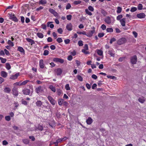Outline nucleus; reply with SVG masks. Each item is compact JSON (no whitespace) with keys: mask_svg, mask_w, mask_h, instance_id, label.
Here are the masks:
<instances>
[{"mask_svg":"<svg viewBox=\"0 0 146 146\" xmlns=\"http://www.w3.org/2000/svg\"><path fill=\"white\" fill-rule=\"evenodd\" d=\"M115 21L114 18L112 16H107L104 19V21L108 24L111 23L113 24Z\"/></svg>","mask_w":146,"mask_h":146,"instance_id":"obj_1","label":"nucleus"},{"mask_svg":"<svg viewBox=\"0 0 146 146\" xmlns=\"http://www.w3.org/2000/svg\"><path fill=\"white\" fill-rule=\"evenodd\" d=\"M9 19L11 20L14 22H17L18 21V19L16 17L15 14L13 13H8Z\"/></svg>","mask_w":146,"mask_h":146,"instance_id":"obj_2","label":"nucleus"},{"mask_svg":"<svg viewBox=\"0 0 146 146\" xmlns=\"http://www.w3.org/2000/svg\"><path fill=\"white\" fill-rule=\"evenodd\" d=\"M126 39L124 38H122L119 39L117 41V44L119 45H121L124 43L126 41Z\"/></svg>","mask_w":146,"mask_h":146,"instance_id":"obj_3","label":"nucleus"},{"mask_svg":"<svg viewBox=\"0 0 146 146\" xmlns=\"http://www.w3.org/2000/svg\"><path fill=\"white\" fill-rule=\"evenodd\" d=\"M55 72L56 74L58 76H60L62 72V70L60 68H58L56 69L55 70Z\"/></svg>","mask_w":146,"mask_h":146,"instance_id":"obj_4","label":"nucleus"},{"mask_svg":"<svg viewBox=\"0 0 146 146\" xmlns=\"http://www.w3.org/2000/svg\"><path fill=\"white\" fill-rule=\"evenodd\" d=\"M47 98L48 100L50 102V103L52 105H54L55 104L56 101L52 98L50 96H48Z\"/></svg>","mask_w":146,"mask_h":146,"instance_id":"obj_5","label":"nucleus"},{"mask_svg":"<svg viewBox=\"0 0 146 146\" xmlns=\"http://www.w3.org/2000/svg\"><path fill=\"white\" fill-rule=\"evenodd\" d=\"M137 60V57L135 55L132 57L131 59V62L133 64H134L136 63Z\"/></svg>","mask_w":146,"mask_h":146,"instance_id":"obj_6","label":"nucleus"},{"mask_svg":"<svg viewBox=\"0 0 146 146\" xmlns=\"http://www.w3.org/2000/svg\"><path fill=\"white\" fill-rule=\"evenodd\" d=\"M53 61L56 62H59L62 63L64 62V60L59 58H55L53 59Z\"/></svg>","mask_w":146,"mask_h":146,"instance_id":"obj_7","label":"nucleus"},{"mask_svg":"<svg viewBox=\"0 0 146 146\" xmlns=\"http://www.w3.org/2000/svg\"><path fill=\"white\" fill-rule=\"evenodd\" d=\"M67 29L69 31H71L72 30L73 26L71 23L68 24L66 27Z\"/></svg>","mask_w":146,"mask_h":146,"instance_id":"obj_8","label":"nucleus"},{"mask_svg":"<svg viewBox=\"0 0 146 146\" xmlns=\"http://www.w3.org/2000/svg\"><path fill=\"white\" fill-rule=\"evenodd\" d=\"M35 92L37 93L42 92L43 91V89L42 87L39 86L36 88L35 89Z\"/></svg>","mask_w":146,"mask_h":146,"instance_id":"obj_9","label":"nucleus"},{"mask_svg":"<svg viewBox=\"0 0 146 146\" xmlns=\"http://www.w3.org/2000/svg\"><path fill=\"white\" fill-rule=\"evenodd\" d=\"M146 15L144 13H141L137 15V17L139 19H143L145 17Z\"/></svg>","mask_w":146,"mask_h":146,"instance_id":"obj_10","label":"nucleus"},{"mask_svg":"<svg viewBox=\"0 0 146 146\" xmlns=\"http://www.w3.org/2000/svg\"><path fill=\"white\" fill-rule=\"evenodd\" d=\"M49 11L51 13L53 14L55 17H57L58 16V14L53 9L50 8L49 9Z\"/></svg>","mask_w":146,"mask_h":146,"instance_id":"obj_11","label":"nucleus"},{"mask_svg":"<svg viewBox=\"0 0 146 146\" xmlns=\"http://www.w3.org/2000/svg\"><path fill=\"white\" fill-rule=\"evenodd\" d=\"M95 31L94 30L90 31L87 34L86 33V35L88 37H91L93 36Z\"/></svg>","mask_w":146,"mask_h":146,"instance_id":"obj_12","label":"nucleus"},{"mask_svg":"<svg viewBox=\"0 0 146 146\" xmlns=\"http://www.w3.org/2000/svg\"><path fill=\"white\" fill-rule=\"evenodd\" d=\"M108 54L111 56L112 57L115 56V53L114 50L113 49L109 50L108 51Z\"/></svg>","mask_w":146,"mask_h":146,"instance_id":"obj_13","label":"nucleus"},{"mask_svg":"<svg viewBox=\"0 0 146 146\" xmlns=\"http://www.w3.org/2000/svg\"><path fill=\"white\" fill-rule=\"evenodd\" d=\"M19 75V73H17L14 75H12L10 77V79L12 80L16 79L17 78Z\"/></svg>","mask_w":146,"mask_h":146,"instance_id":"obj_14","label":"nucleus"},{"mask_svg":"<svg viewBox=\"0 0 146 146\" xmlns=\"http://www.w3.org/2000/svg\"><path fill=\"white\" fill-rule=\"evenodd\" d=\"M13 91V95L16 96H17L18 95V91L17 90V89H16L15 88H13L12 90Z\"/></svg>","mask_w":146,"mask_h":146,"instance_id":"obj_15","label":"nucleus"},{"mask_svg":"<svg viewBox=\"0 0 146 146\" xmlns=\"http://www.w3.org/2000/svg\"><path fill=\"white\" fill-rule=\"evenodd\" d=\"M125 19L123 18V19H121L119 21L121 24V25L123 27H124L125 25Z\"/></svg>","mask_w":146,"mask_h":146,"instance_id":"obj_16","label":"nucleus"},{"mask_svg":"<svg viewBox=\"0 0 146 146\" xmlns=\"http://www.w3.org/2000/svg\"><path fill=\"white\" fill-rule=\"evenodd\" d=\"M1 76L2 77L5 78L7 76V73L5 71H2L1 72Z\"/></svg>","mask_w":146,"mask_h":146,"instance_id":"obj_17","label":"nucleus"},{"mask_svg":"<svg viewBox=\"0 0 146 146\" xmlns=\"http://www.w3.org/2000/svg\"><path fill=\"white\" fill-rule=\"evenodd\" d=\"M17 50L19 51L21 53L23 54H25V51L23 47L21 46L18 47Z\"/></svg>","mask_w":146,"mask_h":146,"instance_id":"obj_18","label":"nucleus"},{"mask_svg":"<svg viewBox=\"0 0 146 146\" xmlns=\"http://www.w3.org/2000/svg\"><path fill=\"white\" fill-rule=\"evenodd\" d=\"M39 66L41 68H43L44 67V64L43 63V61L42 60H40L39 61Z\"/></svg>","mask_w":146,"mask_h":146,"instance_id":"obj_19","label":"nucleus"},{"mask_svg":"<svg viewBox=\"0 0 146 146\" xmlns=\"http://www.w3.org/2000/svg\"><path fill=\"white\" fill-rule=\"evenodd\" d=\"M97 54L100 56H103V51L101 50L97 49L96 50Z\"/></svg>","mask_w":146,"mask_h":146,"instance_id":"obj_20","label":"nucleus"},{"mask_svg":"<svg viewBox=\"0 0 146 146\" xmlns=\"http://www.w3.org/2000/svg\"><path fill=\"white\" fill-rule=\"evenodd\" d=\"M23 92L24 94L29 95L30 93V90L27 89H25L23 90Z\"/></svg>","mask_w":146,"mask_h":146,"instance_id":"obj_21","label":"nucleus"},{"mask_svg":"<svg viewBox=\"0 0 146 146\" xmlns=\"http://www.w3.org/2000/svg\"><path fill=\"white\" fill-rule=\"evenodd\" d=\"M26 40L27 41L31 43V45H32L35 44L34 41L31 38H26Z\"/></svg>","mask_w":146,"mask_h":146,"instance_id":"obj_22","label":"nucleus"},{"mask_svg":"<svg viewBox=\"0 0 146 146\" xmlns=\"http://www.w3.org/2000/svg\"><path fill=\"white\" fill-rule=\"evenodd\" d=\"M49 88L53 92H55L56 91V89L55 87L52 85H50Z\"/></svg>","mask_w":146,"mask_h":146,"instance_id":"obj_23","label":"nucleus"},{"mask_svg":"<svg viewBox=\"0 0 146 146\" xmlns=\"http://www.w3.org/2000/svg\"><path fill=\"white\" fill-rule=\"evenodd\" d=\"M86 122L88 124H90L92 122V119L90 117H89L86 120Z\"/></svg>","mask_w":146,"mask_h":146,"instance_id":"obj_24","label":"nucleus"},{"mask_svg":"<svg viewBox=\"0 0 146 146\" xmlns=\"http://www.w3.org/2000/svg\"><path fill=\"white\" fill-rule=\"evenodd\" d=\"M62 141V140L61 139H58L56 142H54V143L56 146H57L59 143L61 142Z\"/></svg>","mask_w":146,"mask_h":146,"instance_id":"obj_25","label":"nucleus"},{"mask_svg":"<svg viewBox=\"0 0 146 146\" xmlns=\"http://www.w3.org/2000/svg\"><path fill=\"white\" fill-rule=\"evenodd\" d=\"M36 35L38 37L40 38H42L44 37L43 35L40 33H38L36 34Z\"/></svg>","mask_w":146,"mask_h":146,"instance_id":"obj_26","label":"nucleus"},{"mask_svg":"<svg viewBox=\"0 0 146 146\" xmlns=\"http://www.w3.org/2000/svg\"><path fill=\"white\" fill-rule=\"evenodd\" d=\"M36 104L37 106L40 107L42 105V103L40 101L38 100L36 102Z\"/></svg>","mask_w":146,"mask_h":146,"instance_id":"obj_27","label":"nucleus"},{"mask_svg":"<svg viewBox=\"0 0 146 146\" xmlns=\"http://www.w3.org/2000/svg\"><path fill=\"white\" fill-rule=\"evenodd\" d=\"M106 32L107 33H111L113 32V30L111 28H108L106 29Z\"/></svg>","mask_w":146,"mask_h":146,"instance_id":"obj_28","label":"nucleus"},{"mask_svg":"<svg viewBox=\"0 0 146 146\" xmlns=\"http://www.w3.org/2000/svg\"><path fill=\"white\" fill-rule=\"evenodd\" d=\"M64 100L62 99H59L58 100V104L60 106H61L64 102Z\"/></svg>","mask_w":146,"mask_h":146,"instance_id":"obj_29","label":"nucleus"},{"mask_svg":"<svg viewBox=\"0 0 146 146\" xmlns=\"http://www.w3.org/2000/svg\"><path fill=\"white\" fill-rule=\"evenodd\" d=\"M85 11L86 13L89 15L91 16L92 15V13L88 9H85Z\"/></svg>","mask_w":146,"mask_h":146,"instance_id":"obj_30","label":"nucleus"},{"mask_svg":"<svg viewBox=\"0 0 146 146\" xmlns=\"http://www.w3.org/2000/svg\"><path fill=\"white\" fill-rule=\"evenodd\" d=\"M56 93L58 96H60L61 94H62V91L60 89H58Z\"/></svg>","mask_w":146,"mask_h":146,"instance_id":"obj_31","label":"nucleus"},{"mask_svg":"<svg viewBox=\"0 0 146 146\" xmlns=\"http://www.w3.org/2000/svg\"><path fill=\"white\" fill-rule=\"evenodd\" d=\"M5 67L7 70H9L11 68V66L9 63H6L5 64Z\"/></svg>","mask_w":146,"mask_h":146,"instance_id":"obj_32","label":"nucleus"},{"mask_svg":"<svg viewBox=\"0 0 146 146\" xmlns=\"http://www.w3.org/2000/svg\"><path fill=\"white\" fill-rule=\"evenodd\" d=\"M0 60L1 62L2 63H5L7 61V59L6 58H3L1 57H0Z\"/></svg>","mask_w":146,"mask_h":146,"instance_id":"obj_33","label":"nucleus"},{"mask_svg":"<svg viewBox=\"0 0 146 146\" xmlns=\"http://www.w3.org/2000/svg\"><path fill=\"white\" fill-rule=\"evenodd\" d=\"M46 3V0H41L39 1V3L40 4L43 5Z\"/></svg>","mask_w":146,"mask_h":146,"instance_id":"obj_34","label":"nucleus"},{"mask_svg":"<svg viewBox=\"0 0 146 146\" xmlns=\"http://www.w3.org/2000/svg\"><path fill=\"white\" fill-rule=\"evenodd\" d=\"M4 91L5 92L9 93L11 91V89L9 88L6 87L4 89Z\"/></svg>","mask_w":146,"mask_h":146,"instance_id":"obj_35","label":"nucleus"},{"mask_svg":"<svg viewBox=\"0 0 146 146\" xmlns=\"http://www.w3.org/2000/svg\"><path fill=\"white\" fill-rule=\"evenodd\" d=\"M65 88L67 90H70V87L69 84H66L65 86Z\"/></svg>","mask_w":146,"mask_h":146,"instance_id":"obj_36","label":"nucleus"},{"mask_svg":"<svg viewBox=\"0 0 146 146\" xmlns=\"http://www.w3.org/2000/svg\"><path fill=\"white\" fill-rule=\"evenodd\" d=\"M138 9L139 10H141L143 9V5L141 3H139L137 6Z\"/></svg>","mask_w":146,"mask_h":146,"instance_id":"obj_37","label":"nucleus"},{"mask_svg":"<svg viewBox=\"0 0 146 146\" xmlns=\"http://www.w3.org/2000/svg\"><path fill=\"white\" fill-rule=\"evenodd\" d=\"M23 142L26 144H28L29 143V140L27 139H23Z\"/></svg>","mask_w":146,"mask_h":146,"instance_id":"obj_38","label":"nucleus"},{"mask_svg":"<svg viewBox=\"0 0 146 146\" xmlns=\"http://www.w3.org/2000/svg\"><path fill=\"white\" fill-rule=\"evenodd\" d=\"M122 11V8L120 7H117V13H120L121 11Z\"/></svg>","mask_w":146,"mask_h":146,"instance_id":"obj_39","label":"nucleus"},{"mask_svg":"<svg viewBox=\"0 0 146 146\" xmlns=\"http://www.w3.org/2000/svg\"><path fill=\"white\" fill-rule=\"evenodd\" d=\"M8 44L9 45V46H11V47L13 46L14 45L13 42L10 40H8Z\"/></svg>","mask_w":146,"mask_h":146,"instance_id":"obj_40","label":"nucleus"},{"mask_svg":"<svg viewBox=\"0 0 146 146\" xmlns=\"http://www.w3.org/2000/svg\"><path fill=\"white\" fill-rule=\"evenodd\" d=\"M77 33L80 35L82 34L86 35V32L85 31H78L77 32Z\"/></svg>","mask_w":146,"mask_h":146,"instance_id":"obj_41","label":"nucleus"},{"mask_svg":"<svg viewBox=\"0 0 146 146\" xmlns=\"http://www.w3.org/2000/svg\"><path fill=\"white\" fill-rule=\"evenodd\" d=\"M88 9L90 11L93 12L94 11V8L92 6H89L88 7Z\"/></svg>","mask_w":146,"mask_h":146,"instance_id":"obj_42","label":"nucleus"},{"mask_svg":"<svg viewBox=\"0 0 146 146\" xmlns=\"http://www.w3.org/2000/svg\"><path fill=\"white\" fill-rule=\"evenodd\" d=\"M123 17V15H120L117 16L116 18L117 20L120 21L122 18Z\"/></svg>","mask_w":146,"mask_h":146,"instance_id":"obj_43","label":"nucleus"},{"mask_svg":"<svg viewBox=\"0 0 146 146\" xmlns=\"http://www.w3.org/2000/svg\"><path fill=\"white\" fill-rule=\"evenodd\" d=\"M77 78L80 81H83V78L82 77L79 75H77Z\"/></svg>","mask_w":146,"mask_h":146,"instance_id":"obj_44","label":"nucleus"},{"mask_svg":"<svg viewBox=\"0 0 146 146\" xmlns=\"http://www.w3.org/2000/svg\"><path fill=\"white\" fill-rule=\"evenodd\" d=\"M101 13L104 16H106L107 15V13L104 10L101 11Z\"/></svg>","mask_w":146,"mask_h":146,"instance_id":"obj_45","label":"nucleus"},{"mask_svg":"<svg viewBox=\"0 0 146 146\" xmlns=\"http://www.w3.org/2000/svg\"><path fill=\"white\" fill-rule=\"evenodd\" d=\"M78 44L80 46H83V41L81 40H79L78 42Z\"/></svg>","mask_w":146,"mask_h":146,"instance_id":"obj_46","label":"nucleus"},{"mask_svg":"<svg viewBox=\"0 0 146 146\" xmlns=\"http://www.w3.org/2000/svg\"><path fill=\"white\" fill-rule=\"evenodd\" d=\"M37 128L39 130L42 131L43 129V127L42 126L40 125H38Z\"/></svg>","mask_w":146,"mask_h":146,"instance_id":"obj_47","label":"nucleus"},{"mask_svg":"<svg viewBox=\"0 0 146 146\" xmlns=\"http://www.w3.org/2000/svg\"><path fill=\"white\" fill-rule=\"evenodd\" d=\"M56 41L58 43H60L63 42V40L61 38H58L57 39Z\"/></svg>","mask_w":146,"mask_h":146,"instance_id":"obj_48","label":"nucleus"},{"mask_svg":"<svg viewBox=\"0 0 146 146\" xmlns=\"http://www.w3.org/2000/svg\"><path fill=\"white\" fill-rule=\"evenodd\" d=\"M101 28L103 30H104L106 29V27L104 24L102 25L101 26Z\"/></svg>","mask_w":146,"mask_h":146,"instance_id":"obj_49","label":"nucleus"},{"mask_svg":"<svg viewBox=\"0 0 146 146\" xmlns=\"http://www.w3.org/2000/svg\"><path fill=\"white\" fill-rule=\"evenodd\" d=\"M29 82V80H26L25 81H24L22 82H21V84L22 85H25V84H26L27 82Z\"/></svg>","mask_w":146,"mask_h":146,"instance_id":"obj_50","label":"nucleus"},{"mask_svg":"<svg viewBox=\"0 0 146 146\" xmlns=\"http://www.w3.org/2000/svg\"><path fill=\"white\" fill-rule=\"evenodd\" d=\"M82 52L84 53L85 54H87L89 53V51H87L85 49H82Z\"/></svg>","mask_w":146,"mask_h":146,"instance_id":"obj_51","label":"nucleus"},{"mask_svg":"<svg viewBox=\"0 0 146 146\" xmlns=\"http://www.w3.org/2000/svg\"><path fill=\"white\" fill-rule=\"evenodd\" d=\"M104 33H98V36L100 38H101L103 37L104 35Z\"/></svg>","mask_w":146,"mask_h":146,"instance_id":"obj_52","label":"nucleus"},{"mask_svg":"<svg viewBox=\"0 0 146 146\" xmlns=\"http://www.w3.org/2000/svg\"><path fill=\"white\" fill-rule=\"evenodd\" d=\"M57 31L60 34H61L63 32V30L62 28H60L58 29Z\"/></svg>","mask_w":146,"mask_h":146,"instance_id":"obj_53","label":"nucleus"},{"mask_svg":"<svg viewBox=\"0 0 146 146\" xmlns=\"http://www.w3.org/2000/svg\"><path fill=\"white\" fill-rule=\"evenodd\" d=\"M71 7V5L69 3H68L66 7V10H68Z\"/></svg>","mask_w":146,"mask_h":146,"instance_id":"obj_54","label":"nucleus"},{"mask_svg":"<svg viewBox=\"0 0 146 146\" xmlns=\"http://www.w3.org/2000/svg\"><path fill=\"white\" fill-rule=\"evenodd\" d=\"M66 18L68 20L70 21L72 19V15H69L66 16Z\"/></svg>","mask_w":146,"mask_h":146,"instance_id":"obj_55","label":"nucleus"},{"mask_svg":"<svg viewBox=\"0 0 146 146\" xmlns=\"http://www.w3.org/2000/svg\"><path fill=\"white\" fill-rule=\"evenodd\" d=\"M70 41V40L69 39H67L64 40V42L66 44H68Z\"/></svg>","mask_w":146,"mask_h":146,"instance_id":"obj_56","label":"nucleus"},{"mask_svg":"<svg viewBox=\"0 0 146 146\" xmlns=\"http://www.w3.org/2000/svg\"><path fill=\"white\" fill-rule=\"evenodd\" d=\"M81 3L80 1H75L74 2V4L75 5H77L80 4Z\"/></svg>","mask_w":146,"mask_h":146,"instance_id":"obj_57","label":"nucleus"},{"mask_svg":"<svg viewBox=\"0 0 146 146\" xmlns=\"http://www.w3.org/2000/svg\"><path fill=\"white\" fill-rule=\"evenodd\" d=\"M49 54V51L47 50H44L43 53V55L44 56H46L48 55Z\"/></svg>","mask_w":146,"mask_h":146,"instance_id":"obj_58","label":"nucleus"},{"mask_svg":"<svg viewBox=\"0 0 146 146\" xmlns=\"http://www.w3.org/2000/svg\"><path fill=\"white\" fill-rule=\"evenodd\" d=\"M70 54L71 55L73 56H74L76 54V52L75 50H74L70 52Z\"/></svg>","mask_w":146,"mask_h":146,"instance_id":"obj_59","label":"nucleus"},{"mask_svg":"<svg viewBox=\"0 0 146 146\" xmlns=\"http://www.w3.org/2000/svg\"><path fill=\"white\" fill-rule=\"evenodd\" d=\"M4 51L5 52V53L6 55L9 56L10 55V53L9 51H8L6 49H4Z\"/></svg>","mask_w":146,"mask_h":146,"instance_id":"obj_60","label":"nucleus"},{"mask_svg":"<svg viewBox=\"0 0 146 146\" xmlns=\"http://www.w3.org/2000/svg\"><path fill=\"white\" fill-rule=\"evenodd\" d=\"M5 120L8 121H9L11 120V117L9 116H7L5 117Z\"/></svg>","mask_w":146,"mask_h":146,"instance_id":"obj_61","label":"nucleus"},{"mask_svg":"<svg viewBox=\"0 0 146 146\" xmlns=\"http://www.w3.org/2000/svg\"><path fill=\"white\" fill-rule=\"evenodd\" d=\"M14 84L17 86H20L22 85L21 84V82L20 81L18 82H17L14 83Z\"/></svg>","mask_w":146,"mask_h":146,"instance_id":"obj_62","label":"nucleus"},{"mask_svg":"<svg viewBox=\"0 0 146 146\" xmlns=\"http://www.w3.org/2000/svg\"><path fill=\"white\" fill-rule=\"evenodd\" d=\"M137 10V8L135 7H133L131 8L130 11L132 12H134Z\"/></svg>","mask_w":146,"mask_h":146,"instance_id":"obj_63","label":"nucleus"},{"mask_svg":"<svg viewBox=\"0 0 146 146\" xmlns=\"http://www.w3.org/2000/svg\"><path fill=\"white\" fill-rule=\"evenodd\" d=\"M116 40L115 38H112L110 40V43L111 44L113 43V42H114Z\"/></svg>","mask_w":146,"mask_h":146,"instance_id":"obj_64","label":"nucleus"}]
</instances>
